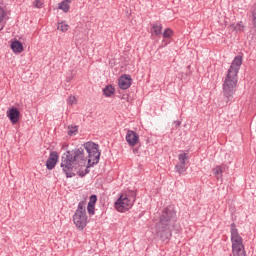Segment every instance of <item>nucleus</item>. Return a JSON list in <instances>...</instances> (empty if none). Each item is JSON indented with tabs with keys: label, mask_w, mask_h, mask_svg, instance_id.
Segmentation results:
<instances>
[{
	"label": "nucleus",
	"mask_w": 256,
	"mask_h": 256,
	"mask_svg": "<svg viewBox=\"0 0 256 256\" xmlns=\"http://www.w3.org/2000/svg\"><path fill=\"white\" fill-rule=\"evenodd\" d=\"M86 151V154H85ZM87 161H89V153H87V148L83 144L80 148H75L73 150H68L61 157L60 167L63 173H65L67 178L75 177L77 166L85 167Z\"/></svg>",
	"instance_id": "obj_1"
},
{
	"label": "nucleus",
	"mask_w": 256,
	"mask_h": 256,
	"mask_svg": "<svg viewBox=\"0 0 256 256\" xmlns=\"http://www.w3.org/2000/svg\"><path fill=\"white\" fill-rule=\"evenodd\" d=\"M241 65H243V56H235L223 82L222 95L227 104H231L233 102V96L237 91V83H239V70L241 69Z\"/></svg>",
	"instance_id": "obj_2"
},
{
	"label": "nucleus",
	"mask_w": 256,
	"mask_h": 256,
	"mask_svg": "<svg viewBox=\"0 0 256 256\" xmlns=\"http://www.w3.org/2000/svg\"><path fill=\"white\" fill-rule=\"evenodd\" d=\"M84 147L86 148V153H88V161L87 166L84 170V173L80 174V177H85L90 173L91 167H95V165L99 164V160L101 159V151H99V144L89 141L84 143Z\"/></svg>",
	"instance_id": "obj_3"
},
{
	"label": "nucleus",
	"mask_w": 256,
	"mask_h": 256,
	"mask_svg": "<svg viewBox=\"0 0 256 256\" xmlns=\"http://www.w3.org/2000/svg\"><path fill=\"white\" fill-rule=\"evenodd\" d=\"M158 223L162 225H168L170 227H175V224L177 223V210H175L174 205H169L163 208L160 213Z\"/></svg>",
	"instance_id": "obj_4"
},
{
	"label": "nucleus",
	"mask_w": 256,
	"mask_h": 256,
	"mask_svg": "<svg viewBox=\"0 0 256 256\" xmlns=\"http://www.w3.org/2000/svg\"><path fill=\"white\" fill-rule=\"evenodd\" d=\"M74 225L80 231H83L84 227H87V208L85 201H80L76 209L75 214L73 215Z\"/></svg>",
	"instance_id": "obj_5"
},
{
	"label": "nucleus",
	"mask_w": 256,
	"mask_h": 256,
	"mask_svg": "<svg viewBox=\"0 0 256 256\" xmlns=\"http://www.w3.org/2000/svg\"><path fill=\"white\" fill-rule=\"evenodd\" d=\"M135 197L137 194L135 192H131V195L122 194L115 201L114 207L116 211L120 213H125V211H129L133 207V203H135Z\"/></svg>",
	"instance_id": "obj_6"
},
{
	"label": "nucleus",
	"mask_w": 256,
	"mask_h": 256,
	"mask_svg": "<svg viewBox=\"0 0 256 256\" xmlns=\"http://www.w3.org/2000/svg\"><path fill=\"white\" fill-rule=\"evenodd\" d=\"M173 230H175V226L156 223V235L163 241V243H169V241H171Z\"/></svg>",
	"instance_id": "obj_7"
},
{
	"label": "nucleus",
	"mask_w": 256,
	"mask_h": 256,
	"mask_svg": "<svg viewBox=\"0 0 256 256\" xmlns=\"http://www.w3.org/2000/svg\"><path fill=\"white\" fill-rule=\"evenodd\" d=\"M6 115L12 125H17V123H19V119H21V112H19V108L17 107L9 108Z\"/></svg>",
	"instance_id": "obj_8"
},
{
	"label": "nucleus",
	"mask_w": 256,
	"mask_h": 256,
	"mask_svg": "<svg viewBox=\"0 0 256 256\" xmlns=\"http://www.w3.org/2000/svg\"><path fill=\"white\" fill-rule=\"evenodd\" d=\"M132 83H133V79L129 74H124L120 76V78L118 79L119 88L122 89L123 91H125L126 89H129Z\"/></svg>",
	"instance_id": "obj_9"
},
{
	"label": "nucleus",
	"mask_w": 256,
	"mask_h": 256,
	"mask_svg": "<svg viewBox=\"0 0 256 256\" xmlns=\"http://www.w3.org/2000/svg\"><path fill=\"white\" fill-rule=\"evenodd\" d=\"M126 141L130 147H135L139 143V134L133 130H128L126 134Z\"/></svg>",
	"instance_id": "obj_10"
},
{
	"label": "nucleus",
	"mask_w": 256,
	"mask_h": 256,
	"mask_svg": "<svg viewBox=\"0 0 256 256\" xmlns=\"http://www.w3.org/2000/svg\"><path fill=\"white\" fill-rule=\"evenodd\" d=\"M57 161H59V154L57 151H52L49 155L48 160L46 161V167L49 171L55 169V165H57Z\"/></svg>",
	"instance_id": "obj_11"
},
{
	"label": "nucleus",
	"mask_w": 256,
	"mask_h": 256,
	"mask_svg": "<svg viewBox=\"0 0 256 256\" xmlns=\"http://www.w3.org/2000/svg\"><path fill=\"white\" fill-rule=\"evenodd\" d=\"M71 3H73V0H64L59 3L58 9L64 13H69V9H71Z\"/></svg>",
	"instance_id": "obj_12"
},
{
	"label": "nucleus",
	"mask_w": 256,
	"mask_h": 256,
	"mask_svg": "<svg viewBox=\"0 0 256 256\" xmlns=\"http://www.w3.org/2000/svg\"><path fill=\"white\" fill-rule=\"evenodd\" d=\"M11 49L14 53H23V43H21L19 40H16L12 42Z\"/></svg>",
	"instance_id": "obj_13"
},
{
	"label": "nucleus",
	"mask_w": 256,
	"mask_h": 256,
	"mask_svg": "<svg viewBox=\"0 0 256 256\" xmlns=\"http://www.w3.org/2000/svg\"><path fill=\"white\" fill-rule=\"evenodd\" d=\"M103 94L105 95V97H112L113 95H115V88L112 85H107L103 89Z\"/></svg>",
	"instance_id": "obj_14"
},
{
	"label": "nucleus",
	"mask_w": 256,
	"mask_h": 256,
	"mask_svg": "<svg viewBox=\"0 0 256 256\" xmlns=\"http://www.w3.org/2000/svg\"><path fill=\"white\" fill-rule=\"evenodd\" d=\"M152 31L154 35L159 36L161 35L163 31V25H161L159 22H156L152 25Z\"/></svg>",
	"instance_id": "obj_15"
},
{
	"label": "nucleus",
	"mask_w": 256,
	"mask_h": 256,
	"mask_svg": "<svg viewBox=\"0 0 256 256\" xmlns=\"http://www.w3.org/2000/svg\"><path fill=\"white\" fill-rule=\"evenodd\" d=\"M178 161L182 165H187V161H189V153H182L178 155Z\"/></svg>",
	"instance_id": "obj_16"
},
{
	"label": "nucleus",
	"mask_w": 256,
	"mask_h": 256,
	"mask_svg": "<svg viewBox=\"0 0 256 256\" xmlns=\"http://www.w3.org/2000/svg\"><path fill=\"white\" fill-rule=\"evenodd\" d=\"M231 29L233 31L241 32L243 29H245V26L243 25V22H238L237 24H231L230 25Z\"/></svg>",
	"instance_id": "obj_17"
},
{
	"label": "nucleus",
	"mask_w": 256,
	"mask_h": 256,
	"mask_svg": "<svg viewBox=\"0 0 256 256\" xmlns=\"http://www.w3.org/2000/svg\"><path fill=\"white\" fill-rule=\"evenodd\" d=\"M185 165L186 164H176L175 165V170H176V173H179V175H183V173H185L187 171V168H185Z\"/></svg>",
	"instance_id": "obj_18"
},
{
	"label": "nucleus",
	"mask_w": 256,
	"mask_h": 256,
	"mask_svg": "<svg viewBox=\"0 0 256 256\" xmlns=\"http://www.w3.org/2000/svg\"><path fill=\"white\" fill-rule=\"evenodd\" d=\"M251 13H252L253 28H254V31H256V4L253 6Z\"/></svg>",
	"instance_id": "obj_19"
},
{
	"label": "nucleus",
	"mask_w": 256,
	"mask_h": 256,
	"mask_svg": "<svg viewBox=\"0 0 256 256\" xmlns=\"http://www.w3.org/2000/svg\"><path fill=\"white\" fill-rule=\"evenodd\" d=\"M213 173L216 177V179H219V175H222L223 174V168L221 166H216L214 169H213Z\"/></svg>",
	"instance_id": "obj_20"
},
{
	"label": "nucleus",
	"mask_w": 256,
	"mask_h": 256,
	"mask_svg": "<svg viewBox=\"0 0 256 256\" xmlns=\"http://www.w3.org/2000/svg\"><path fill=\"white\" fill-rule=\"evenodd\" d=\"M162 35L164 39H170V37L173 35V30L166 28Z\"/></svg>",
	"instance_id": "obj_21"
},
{
	"label": "nucleus",
	"mask_w": 256,
	"mask_h": 256,
	"mask_svg": "<svg viewBox=\"0 0 256 256\" xmlns=\"http://www.w3.org/2000/svg\"><path fill=\"white\" fill-rule=\"evenodd\" d=\"M7 13H5V10L0 6V23L5 19V16ZM0 31H3V26H1Z\"/></svg>",
	"instance_id": "obj_22"
},
{
	"label": "nucleus",
	"mask_w": 256,
	"mask_h": 256,
	"mask_svg": "<svg viewBox=\"0 0 256 256\" xmlns=\"http://www.w3.org/2000/svg\"><path fill=\"white\" fill-rule=\"evenodd\" d=\"M68 29H69V25L67 24L60 23L58 25V31H62L63 33H65V31H68Z\"/></svg>",
	"instance_id": "obj_23"
},
{
	"label": "nucleus",
	"mask_w": 256,
	"mask_h": 256,
	"mask_svg": "<svg viewBox=\"0 0 256 256\" xmlns=\"http://www.w3.org/2000/svg\"><path fill=\"white\" fill-rule=\"evenodd\" d=\"M68 135H75L77 131L79 130L77 126H68Z\"/></svg>",
	"instance_id": "obj_24"
},
{
	"label": "nucleus",
	"mask_w": 256,
	"mask_h": 256,
	"mask_svg": "<svg viewBox=\"0 0 256 256\" xmlns=\"http://www.w3.org/2000/svg\"><path fill=\"white\" fill-rule=\"evenodd\" d=\"M87 211H88L89 215H95V205L88 204Z\"/></svg>",
	"instance_id": "obj_25"
},
{
	"label": "nucleus",
	"mask_w": 256,
	"mask_h": 256,
	"mask_svg": "<svg viewBox=\"0 0 256 256\" xmlns=\"http://www.w3.org/2000/svg\"><path fill=\"white\" fill-rule=\"evenodd\" d=\"M97 203V195L93 194L89 198L88 205H95Z\"/></svg>",
	"instance_id": "obj_26"
},
{
	"label": "nucleus",
	"mask_w": 256,
	"mask_h": 256,
	"mask_svg": "<svg viewBox=\"0 0 256 256\" xmlns=\"http://www.w3.org/2000/svg\"><path fill=\"white\" fill-rule=\"evenodd\" d=\"M33 5L36 7V9H41V7H43V2H41V0H35Z\"/></svg>",
	"instance_id": "obj_27"
},
{
	"label": "nucleus",
	"mask_w": 256,
	"mask_h": 256,
	"mask_svg": "<svg viewBox=\"0 0 256 256\" xmlns=\"http://www.w3.org/2000/svg\"><path fill=\"white\" fill-rule=\"evenodd\" d=\"M67 101L69 105H74V103H77V98L75 96H69Z\"/></svg>",
	"instance_id": "obj_28"
},
{
	"label": "nucleus",
	"mask_w": 256,
	"mask_h": 256,
	"mask_svg": "<svg viewBox=\"0 0 256 256\" xmlns=\"http://www.w3.org/2000/svg\"><path fill=\"white\" fill-rule=\"evenodd\" d=\"M132 151H133L134 155H137V153H139V148L138 147L133 148Z\"/></svg>",
	"instance_id": "obj_29"
},
{
	"label": "nucleus",
	"mask_w": 256,
	"mask_h": 256,
	"mask_svg": "<svg viewBox=\"0 0 256 256\" xmlns=\"http://www.w3.org/2000/svg\"><path fill=\"white\" fill-rule=\"evenodd\" d=\"M77 175H79V177H81V173H85V170H78L76 171Z\"/></svg>",
	"instance_id": "obj_30"
},
{
	"label": "nucleus",
	"mask_w": 256,
	"mask_h": 256,
	"mask_svg": "<svg viewBox=\"0 0 256 256\" xmlns=\"http://www.w3.org/2000/svg\"><path fill=\"white\" fill-rule=\"evenodd\" d=\"M174 125H175V127L177 128V127H179V126L181 125V122H180V121H175V122H174Z\"/></svg>",
	"instance_id": "obj_31"
},
{
	"label": "nucleus",
	"mask_w": 256,
	"mask_h": 256,
	"mask_svg": "<svg viewBox=\"0 0 256 256\" xmlns=\"http://www.w3.org/2000/svg\"><path fill=\"white\" fill-rule=\"evenodd\" d=\"M162 43H164V47H166V45H169V41L167 40H163Z\"/></svg>",
	"instance_id": "obj_32"
}]
</instances>
